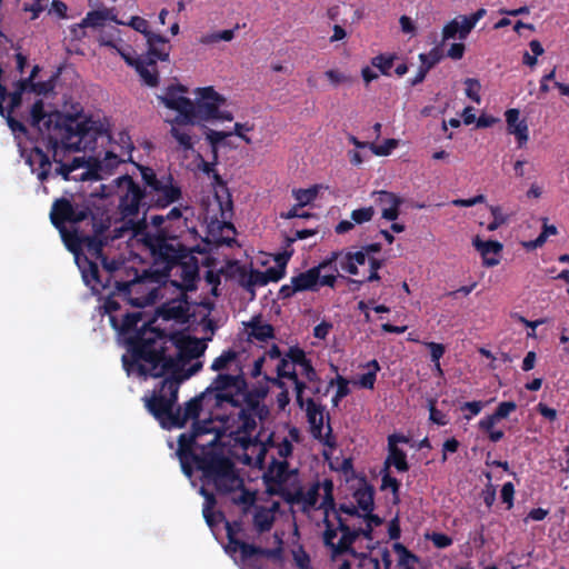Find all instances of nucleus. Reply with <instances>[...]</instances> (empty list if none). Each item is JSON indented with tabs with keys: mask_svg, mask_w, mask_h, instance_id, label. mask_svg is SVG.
I'll list each match as a JSON object with an SVG mask.
<instances>
[{
	"mask_svg": "<svg viewBox=\"0 0 569 569\" xmlns=\"http://www.w3.org/2000/svg\"><path fill=\"white\" fill-rule=\"evenodd\" d=\"M46 131L42 141L47 151L36 146L27 158L31 171L41 182L47 181L51 173L70 180V173L83 166V159L73 158L71 163H66L64 157L71 151L94 149L99 137L110 138L98 122L91 119L80 121L74 116L59 111L48 118Z\"/></svg>",
	"mask_w": 569,
	"mask_h": 569,
	"instance_id": "obj_1",
	"label": "nucleus"
},
{
	"mask_svg": "<svg viewBox=\"0 0 569 569\" xmlns=\"http://www.w3.org/2000/svg\"><path fill=\"white\" fill-rule=\"evenodd\" d=\"M206 349L204 340L182 331L169 337L163 330H146L131 341L134 361L147 362L139 367V377L162 378L159 382L189 380L202 369Z\"/></svg>",
	"mask_w": 569,
	"mask_h": 569,
	"instance_id": "obj_2",
	"label": "nucleus"
},
{
	"mask_svg": "<svg viewBox=\"0 0 569 569\" xmlns=\"http://www.w3.org/2000/svg\"><path fill=\"white\" fill-rule=\"evenodd\" d=\"M213 428L194 423L190 432L181 433L178 438L177 456L182 472L191 478L193 467L201 472V480L212 486L220 495L233 492L243 486L238 476L233 461L226 456L223 445L218 433L210 440L202 441V437L211 435Z\"/></svg>",
	"mask_w": 569,
	"mask_h": 569,
	"instance_id": "obj_3",
	"label": "nucleus"
},
{
	"mask_svg": "<svg viewBox=\"0 0 569 569\" xmlns=\"http://www.w3.org/2000/svg\"><path fill=\"white\" fill-rule=\"evenodd\" d=\"M183 382L167 381L154 386L150 395L142 400L147 411L163 429L182 428L190 420H196L201 412H207L210 420L202 425L211 427L212 420L223 421L228 411L227 401L221 399L224 393L217 375L210 385L198 396L187 401L183 407L177 406L180 387ZM194 423L201 425L199 421Z\"/></svg>",
	"mask_w": 569,
	"mask_h": 569,
	"instance_id": "obj_4",
	"label": "nucleus"
},
{
	"mask_svg": "<svg viewBox=\"0 0 569 569\" xmlns=\"http://www.w3.org/2000/svg\"><path fill=\"white\" fill-rule=\"evenodd\" d=\"M143 244L150 250L154 272L162 277H178L184 289H194L199 278L198 259L193 251L182 244L169 230L160 229L144 236Z\"/></svg>",
	"mask_w": 569,
	"mask_h": 569,
	"instance_id": "obj_5",
	"label": "nucleus"
},
{
	"mask_svg": "<svg viewBox=\"0 0 569 569\" xmlns=\"http://www.w3.org/2000/svg\"><path fill=\"white\" fill-rule=\"evenodd\" d=\"M219 383L224 391L220 397L227 401L228 410H237L238 431L252 433L257 428L256 418L263 420L269 415L262 400L268 395V387L249 388L248 381L240 369L238 373H220Z\"/></svg>",
	"mask_w": 569,
	"mask_h": 569,
	"instance_id": "obj_6",
	"label": "nucleus"
},
{
	"mask_svg": "<svg viewBox=\"0 0 569 569\" xmlns=\"http://www.w3.org/2000/svg\"><path fill=\"white\" fill-rule=\"evenodd\" d=\"M101 262L102 272L96 262L88 259H86V266L80 267L84 283L93 291L99 292L114 287L118 292L128 295L148 279L147 273L140 274L138 269L128 267L123 262L109 261L108 258H102Z\"/></svg>",
	"mask_w": 569,
	"mask_h": 569,
	"instance_id": "obj_7",
	"label": "nucleus"
},
{
	"mask_svg": "<svg viewBox=\"0 0 569 569\" xmlns=\"http://www.w3.org/2000/svg\"><path fill=\"white\" fill-rule=\"evenodd\" d=\"M147 197V210L164 209L182 199V189L171 173L158 174L148 166L137 164Z\"/></svg>",
	"mask_w": 569,
	"mask_h": 569,
	"instance_id": "obj_8",
	"label": "nucleus"
},
{
	"mask_svg": "<svg viewBox=\"0 0 569 569\" xmlns=\"http://www.w3.org/2000/svg\"><path fill=\"white\" fill-rule=\"evenodd\" d=\"M141 321L142 312L140 311L126 313L121 321H119L117 316H111L110 319L111 327L116 329L124 339L127 353L122 356V365L128 375L137 373L139 376V367L147 365V362H144L142 359H138L137 362L134 361V357L131 351V341H133L137 337H140L142 331L160 330L153 326V320L139 325Z\"/></svg>",
	"mask_w": 569,
	"mask_h": 569,
	"instance_id": "obj_9",
	"label": "nucleus"
},
{
	"mask_svg": "<svg viewBox=\"0 0 569 569\" xmlns=\"http://www.w3.org/2000/svg\"><path fill=\"white\" fill-rule=\"evenodd\" d=\"M242 531L243 525L241 520L226 521V533L228 539V545L226 547L227 552L234 553L239 551L242 562H248L254 557H263L274 561L282 560L283 541L277 532L273 535L277 547L268 549L240 540L237 536Z\"/></svg>",
	"mask_w": 569,
	"mask_h": 569,
	"instance_id": "obj_10",
	"label": "nucleus"
},
{
	"mask_svg": "<svg viewBox=\"0 0 569 569\" xmlns=\"http://www.w3.org/2000/svg\"><path fill=\"white\" fill-rule=\"evenodd\" d=\"M118 188V211L122 219L136 218L142 207H147V197L143 189L129 174H123L114 180Z\"/></svg>",
	"mask_w": 569,
	"mask_h": 569,
	"instance_id": "obj_11",
	"label": "nucleus"
},
{
	"mask_svg": "<svg viewBox=\"0 0 569 569\" xmlns=\"http://www.w3.org/2000/svg\"><path fill=\"white\" fill-rule=\"evenodd\" d=\"M94 216L88 206L72 204L66 198L57 199L51 207V223L59 230L66 244H69L70 233L66 228V223H79Z\"/></svg>",
	"mask_w": 569,
	"mask_h": 569,
	"instance_id": "obj_12",
	"label": "nucleus"
},
{
	"mask_svg": "<svg viewBox=\"0 0 569 569\" xmlns=\"http://www.w3.org/2000/svg\"><path fill=\"white\" fill-rule=\"evenodd\" d=\"M91 222L92 234H86L78 230H73L72 233H70L69 244L67 246L70 249H73V243L76 246H83L91 257L102 260V258H107L103 254V248L109 244L107 231L109 230L110 224L109 222L98 219L96 216H92Z\"/></svg>",
	"mask_w": 569,
	"mask_h": 569,
	"instance_id": "obj_13",
	"label": "nucleus"
},
{
	"mask_svg": "<svg viewBox=\"0 0 569 569\" xmlns=\"http://www.w3.org/2000/svg\"><path fill=\"white\" fill-rule=\"evenodd\" d=\"M197 102H192V111L189 124L200 120H213L218 116L219 109L226 103V98L218 93L213 87L197 89Z\"/></svg>",
	"mask_w": 569,
	"mask_h": 569,
	"instance_id": "obj_14",
	"label": "nucleus"
},
{
	"mask_svg": "<svg viewBox=\"0 0 569 569\" xmlns=\"http://www.w3.org/2000/svg\"><path fill=\"white\" fill-rule=\"evenodd\" d=\"M187 89L181 86H170L164 96L159 97L161 102L169 109L178 111V116L172 121L176 124H189L192 111V101L182 96Z\"/></svg>",
	"mask_w": 569,
	"mask_h": 569,
	"instance_id": "obj_15",
	"label": "nucleus"
},
{
	"mask_svg": "<svg viewBox=\"0 0 569 569\" xmlns=\"http://www.w3.org/2000/svg\"><path fill=\"white\" fill-rule=\"evenodd\" d=\"M172 284L180 289V295L177 299L162 303L158 308V315L163 320H174L180 323H186L190 318V305L187 296L189 289H184L182 280H172Z\"/></svg>",
	"mask_w": 569,
	"mask_h": 569,
	"instance_id": "obj_16",
	"label": "nucleus"
},
{
	"mask_svg": "<svg viewBox=\"0 0 569 569\" xmlns=\"http://www.w3.org/2000/svg\"><path fill=\"white\" fill-rule=\"evenodd\" d=\"M308 422L311 428L312 436L320 440L325 446L333 448L336 440L332 437V428L330 423L327 426V433L323 436V407L317 405L313 399L309 398L305 400V407Z\"/></svg>",
	"mask_w": 569,
	"mask_h": 569,
	"instance_id": "obj_17",
	"label": "nucleus"
},
{
	"mask_svg": "<svg viewBox=\"0 0 569 569\" xmlns=\"http://www.w3.org/2000/svg\"><path fill=\"white\" fill-rule=\"evenodd\" d=\"M107 46L116 48L122 59L127 62L128 66L133 67L141 80L149 87H157L159 83V72L158 70H150L148 66L143 62V57H136L132 49L127 47L118 48L113 42H106Z\"/></svg>",
	"mask_w": 569,
	"mask_h": 569,
	"instance_id": "obj_18",
	"label": "nucleus"
},
{
	"mask_svg": "<svg viewBox=\"0 0 569 569\" xmlns=\"http://www.w3.org/2000/svg\"><path fill=\"white\" fill-rule=\"evenodd\" d=\"M148 50L147 56L143 57V62L150 70H158L157 69V61H168L170 51H171V44L169 40L158 33L150 34L149 38L146 40Z\"/></svg>",
	"mask_w": 569,
	"mask_h": 569,
	"instance_id": "obj_19",
	"label": "nucleus"
},
{
	"mask_svg": "<svg viewBox=\"0 0 569 569\" xmlns=\"http://www.w3.org/2000/svg\"><path fill=\"white\" fill-rule=\"evenodd\" d=\"M410 438L402 433L388 436V456L385 461L386 468L393 466L399 472L409 470L406 452L398 447L399 443H409Z\"/></svg>",
	"mask_w": 569,
	"mask_h": 569,
	"instance_id": "obj_20",
	"label": "nucleus"
},
{
	"mask_svg": "<svg viewBox=\"0 0 569 569\" xmlns=\"http://www.w3.org/2000/svg\"><path fill=\"white\" fill-rule=\"evenodd\" d=\"M375 203L381 208V216L388 221H395L400 214V206L403 203V199L398 194L387 191L379 190L372 193Z\"/></svg>",
	"mask_w": 569,
	"mask_h": 569,
	"instance_id": "obj_21",
	"label": "nucleus"
},
{
	"mask_svg": "<svg viewBox=\"0 0 569 569\" xmlns=\"http://www.w3.org/2000/svg\"><path fill=\"white\" fill-rule=\"evenodd\" d=\"M507 129L510 134H515L518 147L522 148L529 140L528 124L525 119L520 120V111L518 109H509L505 113Z\"/></svg>",
	"mask_w": 569,
	"mask_h": 569,
	"instance_id": "obj_22",
	"label": "nucleus"
},
{
	"mask_svg": "<svg viewBox=\"0 0 569 569\" xmlns=\"http://www.w3.org/2000/svg\"><path fill=\"white\" fill-rule=\"evenodd\" d=\"M214 198L221 211V218L227 219L232 214L233 202L226 181L218 172L213 173Z\"/></svg>",
	"mask_w": 569,
	"mask_h": 569,
	"instance_id": "obj_23",
	"label": "nucleus"
},
{
	"mask_svg": "<svg viewBox=\"0 0 569 569\" xmlns=\"http://www.w3.org/2000/svg\"><path fill=\"white\" fill-rule=\"evenodd\" d=\"M290 357H292V360L301 368V375L309 382H317L320 380L317 370L302 348L299 346L290 347Z\"/></svg>",
	"mask_w": 569,
	"mask_h": 569,
	"instance_id": "obj_24",
	"label": "nucleus"
},
{
	"mask_svg": "<svg viewBox=\"0 0 569 569\" xmlns=\"http://www.w3.org/2000/svg\"><path fill=\"white\" fill-rule=\"evenodd\" d=\"M472 244L480 252L483 259V264L488 267H493L499 263V260L496 258H489V253L498 254L502 250V244L496 240H481L479 237H476L472 240Z\"/></svg>",
	"mask_w": 569,
	"mask_h": 569,
	"instance_id": "obj_25",
	"label": "nucleus"
},
{
	"mask_svg": "<svg viewBox=\"0 0 569 569\" xmlns=\"http://www.w3.org/2000/svg\"><path fill=\"white\" fill-rule=\"evenodd\" d=\"M320 277L318 276L317 268H310L305 272H300L299 274L291 278L292 283L298 292L302 291H317L318 282Z\"/></svg>",
	"mask_w": 569,
	"mask_h": 569,
	"instance_id": "obj_26",
	"label": "nucleus"
},
{
	"mask_svg": "<svg viewBox=\"0 0 569 569\" xmlns=\"http://www.w3.org/2000/svg\"><path fill=\"white\" fill-rule=\"evenodd\" d=\"M249 336L253 339L266 342L274 337V329L270 323L263 322L260 317H253L247 325Z\"/></svg>",
	"mask_w": 569,
	"mask_h": 569,
	"instance_id": "obj_27",
	"label": "nucleus"
},
{
	"mask_svg": "<svg viewBox=\"0 0 569 569\" xmlns=\"http://www.w3.org/2000/svg\"><path fill=\"white\" fill-rule=\"evenodd\" d=\"M143 284H144V282L141 286H138L134 289V291L138 292ZM110 289H111V292L103 302L104 313L109 315V320L111 319V316H114L113 313L120 309V303L113 298V295H116V293L123 296V298H127L133 306H137V307H142L146 302L149 301L148 298L143 299V301H139V299L130 298L133 290L130 293L124 295L123 292H118L114 289V287H111Z\"/></svg>",
	"mask_w": 569,
	"mask_h": 569,
	"instance_id": "obj_28",
	"label": "nucleus"
},
{
	"mask_svg": "<svg viewBox=\"0 0 569 569\" xmlns=\"http://www.w3.org/2000/svg\"><path fill=\"white\" fill-rule=\"evenodd\" d=\"M200 493L204 497L206 501L203 503V518L207 522V525L210 528L216 527L221 520L224 519V516L222 512L218 511L214 512L213 508L216 506V498L213 493L207 491L204 488H201Z\"/></svg>",
	"mask_w": 569,
	"mask_h": 569,
	"instance_id": "obj_29",
	"label": "nucleus"
},
{
	"mask_svg": "<svg viewBox=\"0 0 569 569\" xmlns=\"http://www.w3.org/2000/svg\"><path fill=\"white\" fill-rule=\"evenodd\" d=\"M338 528L342 535L338 543H336L335 552L340 555L351 549L352 543L359 537V532L352 530L340 517L338 518Z\"/></svg>",
	"mask_w": 569,
	"mask_h": 569,
	"instance_id": "obj_30",
	"label": "nucleus"
},
{
	"mask_svg": "<svg viewBox=\"0 0 569 569\" xmlns=\"http://www.w3.org/2000/svg\"><path fill=\"white\" fill-rule=\"evenodd\" d=\"M353 497L357 507L365 512H371L375 509V489L363 479V486L358 488Z\"/></svg>",
	"mask_w": 569,
	"mask_h": 569,
	"instance_id": "obj_31",
	"label": "nucleus"
},
{
	"mask_svg": "<svg viewBox=\"0 0 569 569\" xmlns=\"http://www.w3.org/2000/svg\"><path fill=\"white\" fill-rule=\"evenodd\" d=\"M274 522L273 512L266 507H258L253 515V527L258 533L269 531Z\"/></svg>",
	"mask_w": 569,
	"mask_h": 569,
	"instance_id": "obj_32",
	"label": "nucleus"
},
{
	"mask_svg": "<svg viewBox=\"0 0 569 569\" xmlns=\"http://www.w3.org/2000/svg\"><path fill=\"white\" fill-rule=\"evenodd\" d=\"M53 113L54 112L47 113L44 111V103L40 99L37 100L31 107V110H30L31 124L39 129L42 137L47 136L46 121Z\"/></svg>",
	"mask_w": 569,
	"mask_h": 569,
	"instance_id": "obj_33",
	"label": "nucleus"
},
{
	"mask_svg": "<svg viewBox=\"0 0 569 569\" xmlns=\"http://www.w3.org/2000/svg\"><path fill=\"white\" fill-rule=\"evenodd\" d=\"M298 365L290 357V348L283 355L276 367V372L280 377H286V379H297V368Z\"/></svg>",
	"mask_w": 569,
	"mask_h": 569,
	"instance_id": "obj_34",
	"label": "nucleus"
},
{
	"mask_svg": "<svg viewBox=\"0 0 569 569\" xmlns=\"http://www.w3.org/2000/svg\"><path fill=\"white\" fill-rule=\"evenodd\" d=\"M238 358V352L233 349L224 350L219 357H217L211 366L210 369L212 371L219 372L218 375L222 373L221 371L227 370L229 368V365L236 361Z\"/></svg>",
	"mask_w": 569,
	"mask_h": 569,
	"instance_id": "obj_35",
	"label": "nucleus"
},
{
	"mask_svg": "<svg viewBox=\"0 0 569 569\" xmlns=\"http://www.w3.org/2000/svg\"><path fill=\"white\" fill-rule=\"evenodd\" d=\"M127 160V156H122V151L116 152L114 150H107L103 158L99 161L100 168L111 171L122 162H131Z\"/></svg>",
	"mask_w": 569,
	"mask_h": 569,
	"instance_id": "obj_36",
	"label": "nucleus"
},
{
	"mask_svg": "<svg viewBox=\"0 0 569 569\" xmlns=\"http://www.w3.org/2000/svg\"><path fill=\"white\" fill-rule=\"evenodd\" d=\"M487 14V10L483 8L478 9L470 16L462 17V23L460 28V39H466L470 31L475 28L477 22Z\"/></svg>",
	"mask_w": 569,
	"mask_h": 569,
	"instance_id": "obj_37",
	"label": "nucleus"
},
{
	"mask_svg": "<svg viewBox=\"0 0 569 569\" xmlns=\"http://www.w3.org/2000/svg\"><path fill=\"white\" fill-rule=\"evenodd\" d=\"M108 19L110 18L107 10H92L87 13L82 22L79 24V28L82 29L86 27H101Z\"/></svg>",
	"mask_w": 569,
	"mask_h": 569,
	"instance_id": "obj_38",
	"label": "nucleus"
},
{
	"mask_svg": "<svg viewBox=\"0 0 569 569\" xmlns=\"http://www.w3.org/2000/svg\"><path fill=\"white\" fill-rule=\"evenodd\" d=\"M237 29H239V24H237L234 29L221 30V31H216L212 33L203 34L199 41H200V43L207 44V46L218 43L219 41L229 42L234 38V30H237Z\"/></svg>",
	"mask_w": 569,
	"mask_h": 569,
	"instance_id": "obj_39",
	"label": "nucleus"
},
{
	"mask_svg": "<svg viewBox=\"0 0 569 569\" xmlns=\"http://www.w3.org/2000/svg\"><path fill=\"white\" fill-rule=\"evenodd\" d=\"M319 187L312 186L307 189H295L293 197L298 201V206L305 207L311 203L318 196Z\"/></svg>",
	"mask_w": 569,
	"mask_h": 569,
	"instance_id": "obj_40",
	"label": "nucleus"
},
{
	"mask_svg": "<svg viewBox=\"0 0 569 569\" xmlns=\"http://www.w3.org/2000/svg\"><path fill=\"white\" fill-rule=\"evenodd\" d=\"M419 59L421 61V67L429 71L440 62L442 59V53L438 47H435L428 53H420Z\"/></svg>",
	"mask_w": 569,
	"mask_h": 569,
	"instance_id": "obj_41",
	"label": "nucleus"
},
{
	"mask_svg": "<svg viewBox=\"0 0 569 569\" xmlns=\"http://www.w3.org/2000/svg\"><path fill=\"white\" fill-rule=\"evenodd\" d=\"M298 500L302 501L306 507L313 508L319 499V483H315L307 492L299 491L297 493Z\"/></svg>",
	"mask_w": 569,
	"mask_h": 569,
	"instance_id": "obj_42",
	"label": "nucleus"
},
{
	"mask_svg": "<svg viewBox=\"0 0 569 569\" xmlns=\"http://www.w3.org/2000/svg\"><path fill=\"white\" fill-rule=\"evenodd\" d=\"M127 219H128L130 232L132 233V236H141L142 241H143L146 234L153 233L152 231H148V222H147L146 214L141 219H138V220H134V218H127Z\"/></svg>",
	"mask_w": 569,
	"mask_h": 569,
	"instance_id": "obj_43",
	"label": "nucleus"
},
{
	"mask_svg": "<svg viewBox=\"0 0 569 569\" xmlns=\"http://www.w3.org/2000/svg\"><path fill=\"white\" fill-rule=\"evenodd\" d=\"M395 57L393 56H385L378 54L371 59V64L379 69V71L385 74H390V69L393 67Z\"/></svg>",
	"mask_w": 569,
	"mask_h": 569,
	"instance_id": "obj_44",
	"label": "nucleus"
},
{
	"mask_svg": "<svg viewBox=\"0 0 569 569\" xmlns=\"http://www.w3.org/2000/svg\"><path fill=\"white\" fill-rule=\"evenodd\" d=\"M117 148L122 151V156H127V160H132V151L134 146L131 141V137L128 132H119V140L117 141Z\"/></svg>",
	"mask_w": 569,
	"mask_h": 569,
	"instance_id": "obj_45",
	"label": "nucleus"
},
{
	"mask_svg": "<svg viewBox=\"0 0 569 569\" xmlns=\"http://www.w3.org/2000/svg\"><path fill=\"white\" fill-rule=\"evenodd\" d=\"M170 134L177 140L183 150L188 151L193 148L191 136L188 132L181 131L178 127L172 126Z\"/></svg>",
	"mask_w": 569,
	"mask_h": 569,
	"instance_id": "obj_46",
	"label": "nucleus"
},
{
	"mask_svg": "<svg viewBox=\"0 0 569 569\" xmlns=\"http://www.w3.org/2000/svg\"><path fill=\"white\" fill-rule=\"evenodd\" d=\"M398 140L386 139L381 144L370 143V149L376 156H389L398 147Z\"/></svg>",
	"mask_w": 569,
	"mask_h": 569,
	"instance_id": "obj_47",
	"label": "nucleus"
},
{
	"mask_svg": "<svg viewBox=\"0 0 569 569\" xmlns=\"http://www.w3.org/2000/svg\"><path fill=\"white\" fill-rule=\"evenodd\" d=\"M375 216L373 207H365L360 209H356L351 212V220L353 223L362 224L369 222Z\"/></svg>",
	"mask_w": 569,
	"mask_h": 569,
	"instance_id": "obj_48",
	"label": "nucleus"
},
{
	"mask_svg": "<svg viewBox=\"0 0 569 569\" xmlns=\"http://www.w3.org/2000/svg\"><path fill=\"white\" fill-rule=\"evenodd\" d=\"M341 257V252L339 251H332L330 256H328L326 259H323L318 266H315L313 268L318 269V276L320 277V273L322 270L331 269L333 271H338V263L339 258Z\"/></svg>",
	"mask_w": 569,
	"mask_h": 569,
	"instance_id": "obj_49",
	"label": "nucleus"
},
{
	"mask_svg": "<svg viewBox=\"0 0 569 569\" xmlns=\"http://www.w3.org/2000/svg\"><path fill=\"white\" fill-rule=\"evenodd\" d=\"M490 212L492 214L493 220L487 226L489 231L497 230L500 226L508 221V217L502 212L499 206H491Z\"/></svg>",
	"mask_w": 569,
	"mask_h": 569,
	"instance_id": "obj_50",
	"label": "nucleus"
},
{
	"mask_svg": "<svg viewBox=\"0 0 569 569\" xmlns=\"http://www.w3.org/2000/svg\"><path fill=\"white\" fill-rule=\"evenodd\" d=\"M429 419L438 426H446L449 423L447 415L437 409L435 400H429Z\"/></svg>",
	"mask_w": 569,
	"mask_h": 569,
	"instance_id": "obj_51",
	"label": "nucleus"
},
{
	"mask_svg": "<svg viewBox=\"0 0 569 569\" xmlns=\"http://www.w3.org/2000/svg\"><path fill=\"white\" fill-rule=\"evenodd\" d=\"M267 284L268 279H266L264 272L257 269H251L246 284L247 289L263 287Z\"/></svg>",
	"mask_w": 569,
	"mask_h": 569,
	"instance_id": "obj_52",
	"label": "nucleus"
},
{
	"mask_svg": "<svg viewBox=\"0 0 569 569\" xmlns=\"http://www.w3.org/2000/svg\"><path fill=\"white\" fill-rule=\"evenodd\" d=\"M465 84L467 97L470 98L476 103H480V82L477 79L468 78L466 79Z\"/></svg>",
	"mask_w": 569,
	"mask_h": 569,
	"instance_id": "obj_53",
	"label": "nucleus"
},
{
	"mask_svg": "<svg viewBox=\"0 0 569 569\" xmlns=\"http://www.w3.org/2000/svg\"><path fill=\"white\" fill-rule=\"evenodd\" d=\"M264 272L266 279L269 282H277L282 279L286 274V261L280 262L279 266L270 267Z\"/></svg>",
	"mask_w": 569,
	"mask_h": 569,
	"instance_id": "obj_54",
	"label": "nucleus"
},
{
	"mask_svg": "<svg viewBox=\"0 0 569 569\" xmlns=\"http://www.w3.org/2000/svg\"><path fill=\"white\" fill-rule=\"evenodd\" d=\"M2 117L6 119L8 127L10 128V130L13 133H19V134L24 136L28 132L27 127L21 121L17 120L12 116V113L4 111Z\"/></svg>",
	"mask_w": 569,
	"mask_h": 569,
	"instance_id": "obj_55",
	"label": "nucleus"
},
{
	"mask_svg": "<svg viewBox=\"0 0 569 569\" xmlns=\"http://www.w3.org/2000/svg\"><path fill=\"white\" fill-rule=\"evenodd\" d=\"M129 24L136 31L142 33L144 36L146 40L149 38L150 34L154 33V32L149 30V22L144 18L132 17Z\"/></svg>",
	"mask_w": 569,
	"mask_h": 569,
	"instance_id": "obj_56",
	"label": "nucleus"
},
{
	"mask_svg": "<svg viewBox=\"0 0 569 569\" xmlns=\"http://www.w3.org/2000/svg\"><path fill=\"white\" fill-rule=\"evenodd\" d=\"M513 496H515V486L512 482L503 483L500 497L503 503L507 505V509H511L513 507Z\"/></svg>",
	"mask_w": 569,
	"mask_h": 569,
	"instance_id": "obj_57",
	"label": "nucleus"
},
{
	"mask_svg": "<svg viewBox=\"0 0 569 569\" xmlns=\"http://www.w3.org/2000/svg\"><path fill=\"white\" fill-rule=\"evenodd\" d=\"M517 409V403L515 401H503L498 405L495 410L496 418L501 419L507 418L511 412Z\"/></svg>",
	"mask_w": 569,
	"mask_h": 569,
	"instance_id": "obj_58",
	"label": "nucleus"
},
{
	"mask_svg": "<svg viewBox=\"0 0 569 569\" xmlns=\"http://www.w3.org/2000/svg\"><path fill=\"white\" fill-rule=\"evenodd\" d=\"M122 223L119 227H114L109 233H107V238L109 243L112 241L123 238L126 233L130 232L128 219H122Z\"/></svg>",
	"mask_w": 569,
	"mask_h": 569,
	"instance_id": "obj_59",
	"label": "nucleus"
},
{
	"mask_svg": "<svg viewBox=\"0 0 569 569\" xmlns=\"http://www.w3.org/2000/svg\"><path fill=\"white\" fill-rule=\"evenodd\" d=\"M429 539L432 541L433 546L439 549H445L453 542L451 537L441 532H432Z\"/></svg>",
	"mask_w": 569,
	"mask_h": 569,
	"instance_id": "obj_60",
	"label": "nucleus"
},
{
	"mask_svg": "<svg viewBox=\"0 0 569 569\" xmlns=\"http://www.w3.org/2000/svg\"><path fill=\"white\" fill-rule=\"evenodd\" d=\"M229 136H231V132L216 131L212 129H209L206 133V138L213 149H217V147Z\"/></svg>",
	"mask_w": 569,
	"mask_h": 569,
	"instance_id": "obj_61",
	"label": "nucleus"
},
{
	"mask_svg": "<svg viewBox=\"0 0 569 569\" xmlns=\"http://www.w3.org/2000/svg\"><path fill=\"white\" fill-rule=\"evenodd\" d=\"M373 569H391L392 559L390 551L385 548L381 550L380 559H372Z\"/></svg>",
	"mask_w": 569,
	"mask_h": 569,
	"instance_id": "obj_62",
	"label": "nucleus"
},
{
	"mask_svg": "<svg viewBox=\"0 0 569 569\" xmlns=\"http://www.w3.org/2000/svg\"><path fill=\"white\" fill-rule=\"evenodd\" d=\"M338 268L341 270L350 273V274H357L358 273V267L356 266V262L351 260L348 253H342L339 258Z\"/></svg>",
	"mask_w": 569,
	"mask_h": 569,
	"instance_id": "obj_63",
	"label": "nucleus"
},
{
	"mask_svg": "<svg viewBox=\"0 0 569 569\" xmlns=\"http://www.w3.org/2000/svg\"><path fill=\"white\" fill-rule=\"evenodd\" d=\"M460 28L461 24L456 19L448 22L442 29V40L446 41L455 38L457 34L460 36Z\"/></svg>",
	"mask_w": 569,
	"mask_h": 569,
	"instance_id": "obj_64",
	"label": "nucleus"
}]
</instances>
